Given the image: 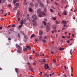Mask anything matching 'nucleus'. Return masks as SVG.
I'll return each instance as SVG.
<instances>
[{"label": "nucleus", "mask_w": 77, "mask_h": 77, "mask_svg": "<svg viewBox=\"0 0 77 77\" xmlns=\"http://www.w3.org/2000/svg\"><path fill=\"white\" fill-rule=\"evenodd\" d=\"M37 17H36V15L34 14L32 16V22H33V21H35V20H36L37 19Z\"/></svg>", "instance_id": "f257e3e1"}, {"label": "nucleus", "mask_w": 77, "mask_h": 77, "mask_svg": "<svg viewBox=\"0 0 77 77\" xmlns=\"http://www.w3.org/2000/svg\"><path fill=\"white\" fill-rule=\"evenodd\" d=\"M37 12L38 13V14H40L42 15H45V14L44 13L43 11L41 12V9H38V10Z\"/></svg>", "instance_id": "f03ea898"}, {"label": "nucleus", "mask_w": 77, "mask_h": 77, "mask_svg": "<svg viewBox=\"0 0 77 77\" xmlns=\"http://www.w3.org/2000/svg\"><path fill=\"white\" fill-rule=\"evenodd\" d=\"M45 69H48L49 68V66H48V64H46L45 65Z\"/></svg>", "instance_id": "7ed1b4c3"}, {"label": "nucleus", "mask_w": 77, "mask_h": 77, "mask_svg": "<svg viewBox=\"0 0 77 77\" xmlns=\"http://www.w3.org/2000/svg\"><path fill=\"white\" fill-rule=\"evenodd\" d=\"M16 46L18 50H20V48H21V47H20V46L17 44L16 45Z\"/></svg>", "instance_id": "20e7f679"}, {"label": "nucleus", "mask_w": 77, "mask_h": 77, "mask_svg": "<svg viewBox=\"0 0 77 77\" xmlns=\"http://www.w3.org/2000/svg\"><path fill=\"white\" fill-rule=\"evenodd\" d=\"M39 2V3H40V5H41L42 7H44V5H43V4L42 3H41V1H38Z\"/></svg>", "instance_id": "39448f33"}, {"label": "nucleus", "mask_w": 77, "mask_h": 77, "mask_svg": "<svg viewBox=\"0 0 77 77\" xmlns=\"http://www.w3.org/2000/svg\"><path fill=\"white\" fill-rule=\"evenodd\" d=\"M26 47L27 48V49L28 50H30L31 49V48L29 47V46H26Z\"/></svg>", "instance_id": "423d86ee"}, {"label": "nucleus", "mask_w": 77, "mask_h": 77, "mask_svg": "<svg viewBox=\"0 0 77 77\" xmlns=\"http://www.w3.org/2000/svg\"><path fill=\"white\" fill-rule=\"evenodd\" d=\"M29 5H30V6H32V7H34V5H33V3H32V2H30L29 3Z\"/></svg>", "instance_id": "0eeeda50"}, {"label": "nucleus", "mask_w": 77, "mask_h": 77, "mask_svg": "<svg viewBox=\"0 0 77 77\" xmlns=\"http://www.w3.org/2000/svg\"><path fill=\"white\" fill-rule=\"evenodd\" d=\"M0 3H5V0H0Z\"/></svg>", "instance_id": "6e6552de"}, {"label": "nucleus", "mask_w": 77, "mask_h": 77, "mask_svg": "<svg viewBox=\"0 0 77 77\" xmlns=\"http://www.w3.org/2000/svg\"><path fill=\"white\" fill-rule=\"evenodd\" d=\"M63 14L64 15H67V14L66 13V11H65L63 13Z\"/></svg>", "instance_id": "1a4fd4ad"}, {"label": "nucleus", "mask_w": 77, "mask_h": 77, "mask_svg": "<svg viewBox=\"0 0 77 77\" xmlns=\"http://www.w3.org/2000/svg\"><path fill=\"white\" fill-rule=\"evenodd\" d=\"M17 53H21L22 51H20V49H18V50H17Z\"/></svg>", "instance_id": "9d476101"}, {"label": "nucleus", "mask_w": 77, "mask_h": 77, "mask_svg": "<svg viewBox=\"0 0 77 77\" xmlns=\"http://www.w3.org/2000/svg\"><path fill=\"white\" fill-rule=\"evenodd\" d=\"M33 25L34 26H36V22H34L33 23Z\"/></svg>", "instance_id": "9b49d317"}, {"label": "nucleus", "mask_w": 77, "mask_h": 77, "mask_svg": "<svg viewBox=\"0 0 77 77\" xmlns=\"http://www.w3.org/2000/svg\"><path fill=\"white\" fill-rule=\"evenodd\" d=\"M42 34H43V32H42V31H39V35H42Z\"/></svg>", "instance_id": "f8f14e48"}, {"label": "nucleus", "mask_w": 77, "mask_h": 77, "mask_svg": "<svg viewBox=\"0 0 77 77\" xmlns=\"http://www.w3.org/2000/svg\"><path fill=\"white\" fill-rule=\"evenodd\" d=\"M29 12H32L33 11V10L31 8H29Z\"/></svg>", "instance_id": "ddd939ff"}, {"label": "nucleus", "mask_w": 77, "mask_h": 77, "mask_svg": "<svg viewBox=\"0 0 77 77\" xmlns=\"http://www.w3.org/2000/svg\"><path fill=\"white\" fill-rule=\"evenodd\" d=\"M62 22L63 24H66V21L65 20L64 21V20H63L62 21Z\"/></svg>", "instance_id": "4468645a"}, {"label": "nucleus", "mask_w": 77, "mask_h": 77, "mask_svg": "<svg viewBox=\"0 0 77 77\" xmlns=\"http://www.w3.org/2000/svg\"><path fill=\"white\" fill-rule=\"evenodd\" d=\"M50 27V23H48V24L47 25L46 28H49Z\"/></svg>", "instance_id": "2eb2a0df"}, {"label": "nucleus", "mask_w": 77, "mask_h": 77, "mask_svg": "<svg viewBox=\"0 0 77 77\" xmlns=\"http://www.w3.org/2000/svg\"><path fill=\"white\" fill-rule=\"evenodd\" d=\"M20 23V24H21V25H23V23H24V21H23V20H21Z\"/></svg>", "instance_id": "dca6fc26"}, {"label": "nucleus", "mask_w": 77, "mask_h": 77, "mask_svg": "<svg viewBox=\"0 0 77 77\" xmlns=\"http://www.w3.org/2000/svg\"><path fill=\"white\" fill-rule=\"evenodd\" d=\"M64 48H60L59 49L60 50V51H62V50H64Z\"/></svg>", "instance_id": "f3484780"}, {"label": "nucleus", "mask_w": 77, "mask_h": 77, "mask_svg": "<svg viewBox=\"0 0 77 77\" xmlns=\"http://www.w3.org/2000/svg\"><path fill=\"white\" fill-rule=\"evenodd\" d=\"M15 71L16 72H18V69L17 68H15Z\"/></svg>", "instance_id": "a211bd4d"}, {"label": "nucleus", "mask_w": 77, "mask_h": 77, "mask_svg": "<svg viewBox=\"0 0 77 77\" xmlns=\"http://www.w3.org/2000/svg\"><path fill=\"white\" fill-rule=\"evenodd\" d=\"M35 55L36 56H39V53L38 52H36L35 53Z\"/></svg>", "instance_id": "6ab92c4d"}, {"label": "nucleus", "mask_w": 77, "mask_h": 77, "mask_svg": "<svg viewBox=\"0 0 77 77\" xmlns=\"http://www.w3.org/2000/svg\"><path fill=\"white\" fill-rule=\"evenodd\" d=\"M35 41L37 42V41H39V40H38V38H35Z\"/></svg>", "instance_id": "aec40b11"}, {"label": "nucleus", "mask_w": 77, "mask_h": 77, "mask_svg": "<svg viewBox=\"0 0 77 77\" xmlns=\"http://www.w3.org/2000/svg\"><path fill=\"white\" fill-rule=\"evenodd\" d=\"M46 31L47 32H48L50 30V28H46Z\"/></svg>", "instance_id": "412c9836"}, {"label": "nucleus", "mask_w": 77, "mask_h": 77, "mask_svg": "<svg viewBox=\"0 0 77 77\" xmlns=\"http://www.w3.org/2000/svg\"><path fill=\"white\" fill-rule=\"evenodd\" d=\"M43 23L45 25H46L47 24V23H46L45 21H43Z\"/></svg>", "instance_id": "4be33fe9"}, {"label": "nucleus", "mask_w": 77, "mask_h": 77, "mask_svg": "<svg viewBox=\"0 0 77 77\" xmlns=\"http://www.w3.org/2000/svg\"><path fill=\"white\" fill-rule=\"evenodd\" d=\"M17 36H18V38H20V33H18L17 34Z\"/></svg>", "instance_id": "5701e85b"}, {"label": "nucleus", "mask_w": 77, "mask_h": 77, "mask_svg": "<svg viewBox=\"0 0 77 77\" xmlns=\"http://www.w3.org/2000/svg\"><path fill=\"white\" fill-rule=\"evenodd\" d=\"M38 4H37V3H35V8H37V7H38Z\"/></svg>", "instance_id": "b1692460"}, {"label": "nucleus", "mask_w": 77, "mask_h": 77, "mask_svg": "<svg viewBox=\"0 0 77 77\" xmlns=\"http://www.w3.org/2000/svg\"><path fill=\"white\" fill-rule=\"evenodd\" d=\"M22 27V25H19V26L18 27L19 29H21Z\"/></svg>", "instance_id": "393cba45"}, {"label": "nucleus", "mask_w": 77, "mask_h": 77, "mask_svg": "<svg viewBox=\"0 0 77 77\" xmlns=\"http://www.w3.org/2000/svg\"><path fill=\"white\" fill-rule=\"evenodd\" d=\"M17 14H20V10H18L17 11Z\"/></svg>", "instance_id": "a878e982"}, {"label": "nucleus", "mask_w": 77, "mask_h": 77, "mask_svg": "<svg viewBox=\"0 0 77 77\" xmlns=\"http://www.w3.org/2000/svg\"><path fill=\"white\" fill-rule=\"evenodd\" d=\"M34 36H35V35L32 34V35H31L30 38H33V37H34Z\"/></svg>", "instance_id": "bb28decb"}, {"label": "nucleus", "mask_w": 77, "mask_h": 77, "mask_svg": "<svg viewBox=\"0 0 77 77\" xmlns=\"http://www.w3.org/2000/svg\"><path fill=\"white\" fill-rule=\"evenodd\" d=\"M19 6V4H18V3L16 4H15L16 6Z\"/></svg>", "instance_id": "cd10ccee"}, {"label": "nucleus", "mask_w": 77, "mask_h": 77, "mask_svg": "<svg viewBox=\"0 0 77 77\" xmlns=\"http://www.w3.org/2000/svg\"><path fill=\"white\" fill-rule=\"evenodd\" d=\"M20 32L21 33H22V34H23V35H24V32H23V31H21Z\"/></svg>", "instance_id": "c85d7f7f"}, {"label": "nucleus", "mask_w": 77, "mask_h": 77, "mask_svg": "<svg viewBox=\"0 0 77 77\" xmlns=\"http://www.w3.org/2000/svg\"><path fill=\"white\" fill-rule=\"evenodd\" d=\"M53 27L54 28V29H56V25H54L53 26Z\"/></svg>", "instance_id": "c756f323"}, {"label": "nucleus", "mask_w": 77, "mask_h": 77, "mask_svg": "<svg viewBox=\"0 0 77 77\" xmlns=\"http://www.w3.org/2000/svg\"><path fill=\"white\" fill-rule=\"evenodd\" d=\"M45 75H46V77H50V75H48L47 74H45Z\"/></svg>", "instance_id": "7c9ffc66"}, {"label": "nucleus", "mask_w": 77, "mask_h": 77, "mask_svg": "<svg viewBox=\"0 0 77 77\" xmlns=\"http://www.w3.org/2000/svg\"><path fill=\"white\" fill-rule=\"evenodd\" d=\"M12 27H15V25L14 24L12 25Z\"/></svg>", "instance_id": "2f4dec72"}, {"label": "nucleus", "mask_w": 77, "mask_h": 77, "mask_svg": "<svg viewBox=\"0 0 77 77\" xmlns=\"http://www.w3.org/2000/svg\"><path fill=\"white\" fill-rule=\"evenodd\" d=\"M19 16H20V14H17V18H18L19 17Z\"/></svg>", "instance_id": "473e14b6"}, {"label": "nucleus", "mask_w": 77, "mask_h": 77, "mask_svg": "<svg viewBox=\"0 0 77 77\" xmlns=\"http://www.w3.org/2000/svg\"><path fill=\"white\" fill-rule=\"evenodd\" d=\"M27 48H25L23 49V51H26L27 50Z\"/></svg>", "instance_id": "72a5a7b5"}, {"label": "nucleus", "mask_w": 77, "mask_h": 77, "mask_svg": "<svg viewBox=\"0 0 77 77\" xmlns=\"http://www.w3.org/2000/svg\"><path fill=\"white\" fill-rule=\"evenodd\" d=\"M63 76V77H67V75H66L65 74H64Z\"/></svg>", "instance_id": "f704fd0d"}, {"label": "nucleus", "mask_w": 77, "mask_h": 77, "mask_svg": "<svg viewBox=\"0 0 77 77\" xmlns=\"http://www.w3.org/2000/svg\"><path fill=\"white\" fill-rule=\"evenodd\" d=\"M43 60V62H46V61H45V60L44 59H42Z\"/></svg>", "instance_id": "c9c22d12"}, {"label": "nucleus", "mask_w": 77, "mask_h": 77, "mask_svg": "<svg viewBox=\"0 0 77 77\" xmlns=\"http://www.w3.org/2000/svg\"><path fill=\"white\" fill-rule=\"evenodd\" d=\"M18 8V7H15V8H14V10H17Z\"/></svg>", "instance_id": "e433bc0d"}, {"label": "nucleus", "mask_w": 77, "mask_h": 77, "mask_svg": "<svg viewBox=\"0 0 77 77\" xmlns=\"http://www.w3.org/2000/svg\"><path fill=\"white\" fill-rule=\"evenodd\" d=\"M29 58V59L32 60V56H30Z\"/></svg>", "instance_id": "4c0bfd02"}, {"label": "nucleus", "mask_w": 77, "mask_h": 77, "mask_svg": "<svg viewBox=\"0 0 77 77\" xmlns=\"http://www.w3.org/2000/svg\"><path fill=\"white\" fill-rule=\"evenodd\" d=\"M38 17H42V15H41V14H40L38 15Z\"/></svg>", "instance_id": "58836bf2"}, {"label": "nucleus", "mask_w": 77, "mask_h": 77, "mask_svg": "<svg viewBox=\"0 0 77 77\" xmlns=\"http://www.w3.org/2000/svg\"><path fill=\"white\" fill-rule=\"evenodd\" d=\"M42 36H39V39H41L42 38Z\"/></svg>", "instance_id": "ea45409f"}, {"label": "nucleus", "mask_w": 77, "mask_h": 77, "mask_svg": "<svg viewBox=\"0 0 77 77\" xmlns=\"http://www.w3.org/2000/svg\"><path fill=\"white\" fill-rule=\"evenodd\" d=\"M52 19L53 20H56V18H55V17H53Z\"/></svg>", "instance_id": "a19ab883"}, {"label": "nucleus", "mask_w": 77, "mask_h": 77, "mask_svg": "<svg viewBox=\"0 0 77 77\" xmlns=\"http://www.w3.org/2000/svg\"><path fill=\"white\" fill-rule=\"evenodd\" d=\"M50 11L51 12H53V9H51Z\"/></svg>", "instance_id": "79ce46f5"}, {"label": "nucleus", "mask_w": 77, "mask_h": 77, "mask_svg": "<svg viewBox=\"0 0 77 77\" xmlns=\"http://www.w3.org/2000/svg\"><path fill=\"white\" fill-rule=\"evenodd\" d=\"M27 3H28V2L25 3H24V5H27Z\"/></svg>", "instance_id": "37998d69"}, {"label": "nucleus", "mask_w": 77, "mask_h": 77, "mask_svg": "<svg viewBox=\"0 0 77 77\" xmlns=\"http://www.w3.org/2000/svg\"><path fill=\"white\" fill-rule=\"evenodd\" d=\"M42 41H43V42H44V43H46V41H45V40H43Z\"/></svg>", "instance_id": "c03bdc74"}, {"label": "nucleus", "mask_w": 77, "mask_h": 77, "mask_svg": "<svg viewBox=\"0 0 77 77\" xmlns=\"http://www.w3.org/2000/svg\"><path fill=\"white\" fill-rule=\"evenodd\" d=\"M53 61L54 63H56V60H53Z\"/></svg>", "instance_id": "a18cd8bd"}, {"label": "nucleus", "mask_w": 77, "mask_h": 77, "mask_svg": "<svg viewBox=\"0 0 77 77\" xmlns=\"http://www.w3.org/2000/svg\"><path fill=\"white\" fill-rule=\"evenodd\" d=\"M63 26H64V27H66V26H67L66 25L64 24V25Z\"/></svg>", "instance_id": "49530a36"}, {"label": "nucleus", "mask_w": 77, "mask_h": 77, "mask_svg": "<svg viewBox=\"0 0 77 77\" xmlns=\"http://www.w3.org/2000/svg\"><path fill=\"white\" fill-rule=\"evenodd\" d=\"M8 40H9V41H11V38L9 37L8 38Z\"/></svg>", "instance_id": "de8ad7c7"}, {"label": "nucleus", "mask_w": 77, "mask_h": 77, "mask_svg": "<svg viewBox=\"0 0 77 77\" xmlns=\"http://www.w3.org/2000/svg\"><path fill=\"white\" fill-rule=\"evenodd\" d=\"M58 15H59V16H60V17H61V15H60V13H59V12H58Z\"/></svg>", "instance_id": "09e8293b"}, {"label": "nucleus", "mask_w": 77, "mask_h": 77, "mask_svg": "<svg viewBox=\"0 0 77 77\" xmlns=\"http://www.w3.org/2000/svg\"><path fill=\"white\" fill-rule=\"evenodd\" d=\"M16 3V1H15V0H14V4H15Z\"/></svg>", "instance_id": "8fccbe9b"}, {"label": "nucleus", "mask_w": 77, "mask_h": 77, "mask_svg": "<svg viewBox=\"0 0 77 77\" xmlns=\"http://www.w3.org/2000/svg\"><path fill=\"white\" fill-rule=\"evenodd\" d=\"M66 29L65 28H63V29H62V31H63V30H65Z\"/></svg>", "instance_id": "3c124183"}, {"label": "nucleus", "mask_w": 77, "mask_h": 77, "mask_svg": "<svg viewBox=\"0 0 77 77\" xmlns=\"http://www.w3.org/2000/svg\"><path fill=\"white\" fill-rule=\"evenodd\" d=\"M30 70L31 71H32V72H33V69H30Z\"/></svg>", "instance_id": "603ef678"}, {"label": "nucleus", "mask_w": 77, "mask_h": 77, "mask_svg": "<svg viewBox=\"0 0 77 77\" xmlns=\"http://www.w3.org/2000/svg\"><path fill=\"white\" fill-rule=\"evenodd\" d=\"M55 4L56 5H58V4H57V3L56 2H55Z\"/></svg>", "instance_id": "864d4df0"}, {"label": "nucleus", "mask_w": 77, "mask_h": 77, "mask_svg": "<svg viewBox=\"0 0 77 77\" xmlns=\"http://www.w3.org/2000/svg\"><path fill=\"white\" fill-rule=\"evenodd\" d=\"M1 11L2 12H4V10L2 9L1 10Z\"/></svg>", "instance_id": "5fc2aeb1"}, {"label": "nucleus", "mask_w": 77, "mask_h": 77, "mask_svg": "<svg viewBox=\"0 0 77 77\" xmlns=\"http://www.w3.org/2000/svg\"><path fill=\"white\" fill-rule=\"evenodd\" d=\"M56 24H59V22L57 21H56Z\"/></svg>", "instance_id": "6e6d98bb"}, {"label": "nucleus", "mask_w": 77, "mask_h": 77, "mask_svg": "<svg viewBox=\"0 0 77 77\" xmlns=\"http://www.w3.org/2000/svg\"><path fill=\"white\" fill-rule=\"evenodd\" d=\"M40 55L41 56H44V54H40Z\"/></svg>", "instance_id": "4d7b16f0"}, {"label": "nucleus", "mask_w": 77, "mask_h": 77, "mask_svg": "<svg viewBox=\"0 0 77 77\" xmlns=\"http://www.w3.org/2000/svg\"><path fill=\"white\" fill-rule=\"evenodd\" d=\"M72 51V49H71L70 51V54H71V55H72V53H71V52Z\"/></svg>", "instance_id": "13d9d810"}, {"label": "nucleus", "mask_w": 77, "mask_h": 77, "mask_svg": "<svg viewBox=\"0 0 77 77\" xmlns=\"http://www.w3.org/2000/svg\"><path fill=\"white\" fill-rule=\"evenodd\" d=\"M8 7H11V4L8 5Z\"/></svg>", "instance_id": "bf43d9fd"}, {"label": "nucleus", "mask_w": 77, "mask_h": 77, "mask_svg": "<svg viewBox=\"0 0 77 77\" xmlns=\"http://www.w3.org/2000/svg\"><path fill=\"white\" fill-rule=\"evenodd\" d=\"M47 36H45L44 37V39H47Z\"/></svg>", "instance_id": "052dcab7"}, {"label": "nucleus", "mask_w": 77, "mask_h": 77, "mask_svg": "<svg viewBox=\"0 0 77 77\" xmlns=\"http://www.w3.org/2000/svg\"><path fill=\"white\" fill-rule=\"evenodd\" d=\"M51 54H53L54 53V51H51Z\"/></svg>", "instance_id": "680f3d73"}, {"label": "nucleus", "mask_w": 77, "mask_h": 77, "mask_svg": "<svg viewBox=\"0 0 77 77\" xmlns=\"http://www.w3.org/2000/svg\"><path fill=\"white\" fill-rule=\"evenodd\" d=\"M42 72H39V74H42Z\"/></svg>", "instance_id": "e2e57ef3"}, {"label": "nucleus", "mask_w": 77, "mask_h": 77, "mask_svg": "<svg viewBox=\"0 0 77 77\" xmlns=\"http://www.w3.org/2000/svg\"><path fill=\"white\" fill-rule=\"evenodd\" d=\"M27 64H28L29 65H30V63H29V62L28 63H27Z\"/></svg>", "instance_id": "0e129e2a"}, {"label": "nucleus", "mask_w": 77, "mask_h": 77, "mask_svg": "<svg viewBox=\"0 0 77 77\" xmlns=\"http://www.w3.org/2000/svg\"><path fill=\"white\" fill-rule=\"evenodd\" d=\"M35 64H36V63H33V65H35Z\"/></svg>", "instance_id": "69168bd1"}, {"label": "nucleus", "mask_w": 77, "mask_h": 77, "mask_svg": "<svg viewBox=\"0 0 77 77\" xmlns=\"http://www.w3.org/2000/svg\"><path fill=\"white\" fill-rule=\"evenodd\" d=\"M64 67L65 69H66V66H64Z\"/></svg>", "instance_id": "338daca9"}, {"label": "nucleus", "mask_w": 77, "mask_h": 77, "mask_svg": "<svg viewBox=\"0 0 77 77\" xmlns=\"http://www.w3.org/2000/svg\"><path fill=\"white\" fill-rule=\"evenodd\" d=\"M24 38H27V37L26 36V35H24Z\"/></svg>", "instance_id": "774afa93"}]
</instances>
